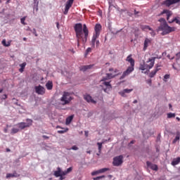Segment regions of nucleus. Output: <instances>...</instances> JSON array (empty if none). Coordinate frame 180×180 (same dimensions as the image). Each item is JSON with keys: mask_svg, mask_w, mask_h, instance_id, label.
I'll use <instances>...</instances> for the list:
<instances>
[{"mask_svg": "<svg viewBox=\"0 0 180 180\" xmlns=\"http://www.w3.org/2000/svg\"><path fill=\"white\" fill-rule=\"evenodd\" d=\"M67 174H68V173H67L66 171L63 172V171L61 170L60 175H62V176H64L67 175Z\"/></svg>", "mask_w": 180, "mask_h": 180, "instance_id": "42", "label": "nucleus"}, {"mask_svg": "<svg viewBox=\"0 0 180 180\" xmlns=\"http://www.w3.org/2000/svg\"><path fill=\"white\" fill-rule=\"evenodd\" d=\"M146 165L150 169H153V171H158V166H157V165H154V164L151 163V162L147 161Z\"/></svg>", "mask_w": 180, "mask_h": 180, "instance_id": "16", "label": "nucleus"}, {"mask_svg": "<svg viewBox=\"0 0 180 180\" xmlns=\"http://www.w3.org/2000/svg\"><path fill=\"white\" fill-rule=\"evenodd\" d=\"M34 89L37 95H44L46 94V89L41 85L36 86Z\"/></svg>", "mask_w": 180, "mask_h": 180, "instance_id": "10", "label": "nucleus"}, {"mask_svg": "<svg viewBox=\"0 0 180 180\" xmlns=\"http://www.w3.org/2000/svg\"><path fill=\"white\" fill-rule=\"evenodd\" d=\"M6 179H9V178H15V175L13 173H8L6 176Z\"/></svg>", "mask_w": 180, "mask_h": 180, "instance_id": "33", "label": "nucleus"}, {"mask_svg": "<svg viewBox=\"0 0 180 180\" xmlns=\"http://www.w3.org/2000/svg\"><path fill=\"white\" fill-rule=\"evenodd\" d=\"M179 2H180V0H165L162 2V5H165V6L169 8V6H171V5H174V4H178Z\"/></svg>", "mask_w": 180, "mask_h": 180, "instance_id": "11", "label": "nucleus"}, {"mask_svg": "<svg viewBox=\"0 0 180 180\" xmlns=\"http://www.w3.org/2000/svg\"><path fill=\"white\" fill-rule=\"evenodd\" d=\"M167 79H169V75H165L164 76V81H167Z\"/></svg>", "mask_w": 180, "mask_h": 180, "instance_id": "41", "label": "nucleus"}, {"mask_svg": "<svg viewBox=\"0 0 180 180\" xmlns=\"http://www.w3.org/2000/svg\"><path fill=\"white\" fill-rule=\"evenodd\" d=\"M158 22H160V25L158 27V30L159 32H162V36H165V34H169V33L175 32V30H176V27H169L167 23V20H165V18L159 19Z\"/></svg>", "mask_w": 180, "mask_h": 180, "instance_id": "2", "label": "nucleus"}, {"mask_svg": "<svg viewBox=\"0 0 180 180\" xmlns=\"http://www.w3.org/2000/svg\"><path fill=\"white\" fill-rule=\"evenodd\" d=\"M109 168H103V169H100L97 171H94L93 172H91V175L92 176H95V175H98V174H103V172H106V171H109Z\"/></svg>", "mask_w": 180, "mask_h": 180, "instance_id": "15", "label": "nucleus"}, {"mask_svg": "<svg viewBox=\"0 0 180 180\" xmlns=\"http://www.w3.org/2000/svg\"><path fill=\"white\" fill-rule=\"evenodd\" d=\"M103 178H105V175L97 176V177H94V180H99V179H102Z\"/></svg>", "mask_w": 180, "mask_h": 180, "instance_id": "37", "label": "nucleus"}, {"mask_svg": "<svg viewBox=\"0 0 180 180\" xmlns=\"http://www.w3.org/2000/svg\"><path fill=\"white\" fill-rule=\"evenodd\" d=\"M88 133H89L88 131H84V134L86 137H88Z\"/></svg>", "mask_w": 180, "mask_h": 180, "instance_id": "54", "label": "nucleus"}, {"mask_svg": "<svg viewBox=\"0 0 180 180\" xmlns=\"http://www.w3.org/2000/svg\"><path fill=\"white\" fill-rule=\"evenodd\" d=\"M142 30H153V28L148 25H143L141 27Z\"/></svg>", "mask_w": 180, "mask_h": 180, "instance_id": "31", "label": "nucleus"}, {"mask_svg": "<svg viewBox=\"0 0 180 180\" xmlns=\"http://www.w3.org/2000/svg\"><path fill=\"white\" fill-rule=\"evenodd\" d=\"M102 143H97V146L98 147V153L101 154V151H102Z\"/></svg>", "mask_w": 180, "mask_h": 180, "instance_id": "35", "label": "nucleus"}, {"mask_svg": "<svg viewBox=\"0 0 180 180\" xmlns=\"http://www.w3.org/2000/svg\"><path fill=\"white\" fill-rule=\"evenodd\" d=\"M72 150H78V148L77 147V146H73L72 147Z\"/></svg>", "mask_w": 180, "mask_h": 180, "instance_id": "47", "label": "nucleus"}, {"mask_svg": "<svg viewBox=\"0 0 180 180\" xmlns=\"http://www.w3.org/2000/svg\"><path fill=\"white\" fill-rule=\"evenodd\" d=\"M147 84H148V85L151 86V79L148 80Z\"/></svg>", "mask_w": 180, "mask_h": 180, "instance_id": "51", "label": "nucleus"}, {"mask_svg": "<svg viewBox=\"0 0 180 180\" xmlns=\"http://www.w3.org/2000/svg\"><path fill=\"white\" fill-rule=\"evenodd\" d=\"M176 60L180 59V51L176 54Z\"/></svg>", "mask_w": 180, "mask_h": 180, "instance_id": "45", "label": "nucleus"}, {"mask_svg": "<svg viewBox=\"0 0 180 180\" xmlns=\"http://www.w3.org/2000/svg\"><path fill=\"white\" fill-rule=\"evenodd\" d=\"M54 175L56 178H58V176H61V168L58 167L57 170L54 172Z\"/></svg>", "mask_w": 180, "mask_h": 180, "instance_id": "23", "label": "nucleus"}, {"mask_svg": "<svg viewBox=\"0 0 180 180\" xmlns=\"http://www.w3.org/2000/svg\"><path fill=\"white\" fill-rule=\"evenodd\" d=\"M151 44V39L148 38H146L144 43H143V51H146L147 50V48L148 46Z\"/></svg>", "mask_w": 180, "mask_h": 180, "instance_id": "18", "label": "nucleus"}, {"mask_svg": "<svg viewBox=\"0 0 180 180\" xmlns=\"http://www.w3.org/2000/svg\"><path fill=\"white\" fill-rule=\"evenodd\" d=\"M99 44H100L99 40H97V41H96V47H99Z\"/></svg>", "mask_w": 180, "mask_h": 180, "instance_id": "48", "label": "nucleus"}, {"mask_svg": "<svg viewBox=\"0 0 180 180\" xmlns=\"http://www.w3.org/2000/svg\"><path fill=\"white\" fill-rule=\"evenodd\" d=\"M123 164V155H120L113 158L112 165L114 167H120Z\"/></svg>", "mask_w": 180, "mask_h": 180, "instance_id": "8", "label": "nucleus"}, {"mask_svg": "<svg viewBox=\"0 0 180 180\" xmlns=\"http://www.w3.org/2000/svg\"><path fill=\"white\" fill-rule=\"evenodd\" d=\"M1 44L4 47H9L11 46V41H8V43H6V39H3Z\"/></svg>", "mask_w": 180, "mask_h": 180, "instance_id": "28", "label": "nucleus"}, {"mask_svg": "<svg viewBox=\"0 0 180 180\" xmlns=\"http://www.w3.org/2000/svg\"><path fill=\"white\" fill-rule=\"evenodd\" d=\"M20 68L19 69L20 72H23L25 67H26V63H23L20 65Z\"/></svg>", "mask_w": 180, "mask_h": 180, "instance_id": "29", "label": "nucleus"}, {"mask_svg": "<svg viewBox=\"0 0 180 180\" xmlns=\"http://www.w3.org/2000/svg\"><path fill=\"white\" fill-rule=\"evenodd\" d=\"M172 117H175V113H172V112L167 113L168 119H172Z\"/></svg>", "mask_w": 180, "mask_h": 180, "instance_id": "34", "label": "nucleus"}, {"mask_svg": "<svg viewBox=\"0 0 180 180\" xmlns=\"http://www.w3.org/2000/svg\"><path fill=\"white\" fill-rule=\"evenodd\" d=\"M130 92H133V89H125L119 92V94L121 95L123 98H126L127 95L126 94H130Z\"/></svg>", "mask_w": 180, "mask_h": 180, "instance_id": "14", "label": "nucleus"}, {"mask_svg": "<svg viewBox=\"0 0 180 180\" xmlns=\"http://www.w3.org/2000/svg\"><path fill=\"white\" fill-rule=\"evenodd\" d=\"M68 131V128H66V129H63V130L58 131V133L59 134H64V133H67Z\"/></svg>", "mask_w": 180, "mask_h": 180, "instance_id": "32", "label": "nucleus"}, {"mask_svg": "<svg viewBox=\"0 0 180 180\" xmlns=\"http://www.w3.org/2000/svg\"><path fill=\"white\" fill-rule=\"evenodd\" d=\"M150 34L154 37V36H155V31H154L153 30H150Z\"/></svg>", "mask_w": 180, "mask_h": 180, "instance_id": "44", "label": "nucleus"}, {"mask_svg": "<svg viewBox=\"0 0 180 180\" xmlns=\"http://www.w3.org/2000/svg\"><path fill=\"white\" fill-rule=\"evenodd\" d=\"M84 99L86 101L89 103H96V101H95L92 96H91L89 94H86L84 96Z\"/></svg>", "mask_w": 180, "mask_h": 180, "instance_id": "17", "label": "nucleus"}, {"mask_svg": "<svg viewBox=\"0 0 180 180\" xmlns=\"http://www.w3.org/2000/svg\"><path fill=\"white\" fill-rule=\"evenodd\" d=\"M11 2V0H7L6 4H9Z\"/></svg>", "mask_w": 180, "mask_h": 180, "instance_id": "63", "label": "nucleus"}, {"mask_svg": "<svg viewBox=\"0 0 180 180\" xmlns=\"http://www.w3.org/2000/svg\"><path fill=\"white\" fill-rule=\"evenodd\" d=\"M26 122H19L17 124V126L20 129V130H24V129H26L27 127H30L32 124H33V120L27 119Z\"/></svg>", "mask_w": 180, "mask_h": 180, "instance_id": "7", "label": "nucleus"}, {"mask_svg": "<svg viewBox=\"0 0 180 180\" xmlns=\"http://www.w3.org/2000/svg\"><path fill=\"white\" fill-rule=\"evenodd\" d=\"M137 100H134V101H133V103H137Z\"/></svg>", "mask_w": 180, "mask_h": 180, "instance_id": "60", "label": "nucleus"}, {"mask_svg": "<svg viewBox=\"0 0 180 180\" xmlns=\"http://www.w3.org/2000/svg\"><path fill=\"white\" fill-rule=\"evenodd\" d=\"M116 75H113L112 73H107L105 77H103V81H109V79H112V78H115Z\"/></svg>", "mask_w": 180, "mask_h": 180, "instance_id": "19", "label": "nucleus"}, {"mask_svg": "<svg viewBox=\"0 0 180 180\" xmlns=\"http://www.w3.org/2000/svg\"><path fill=\"white\" fill-rule=\"evenodd\" d=\"M94 67V65H84L80 68V71H83L85 72L87 70H91Z\"/></svg>", "mask_w": 180, "mask_h": 180, "instance_id": "21", "label": "nucleus"}, {"mask_svg": "<svg viewBox=\"0 0 180 180\" xmlns=\"http://www.w3.org/2000/svg\"><path fill=\"white\" fill-rule=\"evenodd\" d=\"M95 33L94 34L91 39V47L95 49V41H96V39L99 37V34H101V30H102V25L101 24H96L94 27Z\"/></svg>", "mask_w": 180, "mask_h": 180, "instance_id": "5", "label": "nucleus"}, {"mask_svg": "<svg viewBox=\"0 0 180 180\" xmlns=\"http://www.w3.org/2000/svg\"><path fill=\"white\" fill-rule=\"evenodd\" d=\"M109 71L110 72L115 71V69H113V68H111L109 69Z\"/></svg>", "mask_w": 180, "mask_h": 180, "instance_id": "55", "label": "nucleus"}, {"mask_svg": "<svg viewBox=\"0 0 180 180\" xmlns=\"http://www.w3.org/2000/svg\"><path fill=\"white\" fill-rule=\"evenodd\" d=\"M42 138L44 139L45 140H49V139H50L49 136H46V135H43V136H42Z\"/></svg>", "mask_w": 180, "mask_h": 180, "instance_id": "46", "label": "nucleus"}, {"mask_svg": "<svg viewBox=\"0 0 180 180\" xmlns=\"http://www.w3.org/2000/svg\"><path fill=\"white\" fill-rule=\"evenodd\" d=\"M134 15L137 16V15H139V11L134 10Z\"/></svg>", "mask_w": 180, "mask_h": 180, "instance_id": "52", "label": "nucleus"}, {"mask_svg": "<svg viewBox=\"0 0 180 180\" xmlns=\"http://www.w3.org/2000/svg\"><path fill=\"white\" fill-rule=\"evenodd\" d=\"M176 119L178 120V122H180V118L179 117H176Z\"/></svg>", "mask_w": 180, "mask_h": 180, "instance_id": "58", "label": "nucleus"}, {"mask_svg": "<svg viewBox=\"0 0 180 180\" xmlns=\"http://www.w3.org/2000/svg\"><path fill=\"white\" fill-rule=\"evenodd\" d=\"M101 82H103V85L105 86H110V88H112V86L110 85V81L108 82V80H103V79H102Z\"/></svg>", "mask_w": 180, "mask_h": 180, "instance_id": "25", "label": "nucleus"}, {"mask_svg": "<svg viewBox=\"0 0 180 180\" xmlns=\"http://www.w3.org/2000/svg\"><path fill=\"white\" fill-rule=\"evenodd\" d=\"M176 136L172 141L173 144H175L176 143V141H179V140H180V132L176 131Z\"/></svg>", "mask_w": 180, "mask_h": 180, "instance_id": "24", "label": "nucleus"}, {"mask_svg": "<svg viewBox=\"0 0 180 180\" xmlns=\"http://www.w3.org/2000/svg\"><path fill=\"white\" fill-rule=\"evenodd\" d=\"M23 40H24V41H26V40H27V39L26 37H24Z\"/></svg>", "mask_w": 180, "mask_h": 180, "instance_id": "64", "label": "nucleus"}, {"mask_svg": "<svg viewBox=\"0 0 180 180\" xmlns=\"http://www.w3.org/2000/svg\"><path fill=\"white\" fill-rule=\"evenodd\" d=\"M134 71V67L133 66H129L127 70L123 72L122 75L120 77V79H123L124 78H126L127 75H130L131 72Z\"/></svg>", "mask_w": 180, "mask_h": 180, "instance_id": "9", "label": "nucleus"}, {"mask_svg": "<svg viewBox=\"0 0 180 180\" xmlns=\"http://www.w3.org/2000/svg\"><path fill=\"white\" fill-rule=\"evenodd\" d=\"M6 151H7L8 153H9V151H11V149L7 148V149H6Z\"/></svg>", "mask_w": 180, "mask_h": 180, "instance_id": "62", "label": "nucleus"}, {"mask_svg": "<svg viewBox=\"0 0 180 180\" xmlns=\"http://www.w3.org/2000/svg\"><path fill=\"white\" fill-rule=\"evenodd\" d=\"M161 70V65L156 64L155 67V70H153L150 73H149L150 78H154L155 77V74Z\"/></svg>", "mask_w": 180, "mask_h": 180, "instance_id": "12", "label": "nucleus"}, {"mask_svg": "<svg viewBox=\"0 0 180 180\" xmlns=\"http://www.w3.org/2000/svg\"><path fill=\"white\" fill-rule=\"evenodd\" d=\"M167 57L169 58V60H174V58H171L169 55H167Z\"/></svg>", "mask_w": 180, "mask_h": 180, "instance_id": "56", "label": "nucleus"}, {"mask_svg": "<svg viewBox=\"0 0 180 180\" xmlns=\"http://www.w3.org/2000/svg\"><path fill=\"white\" fill-rule=\"evenodd\" d=\"M13 175H14V178H18L20 176V175L18 174V172H16V171L13 172Z\"/></svg>", "mask_w": 180, "mask_h": 180, "instance_id": "38", "label": "nucleus"}, {"mask_svg": "<svg viewBox=\"0 0 180 180\" xmlns=\"http://www.w3.org/2000/svg\"><path fill=\"white\" fill-rule=\"evenodd\" d=\"M72 4H74V0H68L66 2L64 15H68V11H70V8H71V6H72Z\"/></svg>", "mask_w": 180, "mask_h": 180, "instance_id": "13", "label": "nucleus"}, {"mask_svg": "<svg viewBox=\"0 0 180 180\" xmlns=\"http://www.w3.org/2000/svg\"><path fill=\"white\" fill-rule=\"evenodd\" d=\"M91 51H92L91 48H87V49L86 50L85 56H88V54H89V53H91Z\"/></svg>", "mask_w": 180, "mask_h": 180, "instance_id": "36", "label": "nucleus"}, {"mask_svg": "<svg viewBox=\"0 0 180 180\" xmlns=\"http://www.w3.org/2000/svg\"><path fill=\"white\" fill-rule=\"evenodd\" d=\"M165 13L166 14L167 20L168 21V23H174V22H175V23H176L177 25H179V26H180V18L179 17H175L172 20H169V17L172 16V12L169 10H167V9L163 10L158 15V16H162V15H165Z\"/></svg>", "mask_w": 180, "mask_h": 180, "instance_id": "3", "label": "nucleus"}, {"mask_svg": "<svg viewBox=\"0 0 180 180\" xmlns=\"http://www.w3.org/2000/svg\"><path fill=\"white\" fill-rule=\"evenodd\" d=\"M126 61H128V63H130V67L134 68L135 61H134V59H133V58H131V54H130L129 56H128L127 57Z\"/></svg>", "mask_w": 180, "mask_h": 180, "instance_id": "20", "label": "nucleus"}, {"mask_svg": "<svg viewBox=\"0 0 180 180\" xmlns=\"http://www.w3.org/2000/svg\"><path fill=\"white\" fill-rule=\"evenodd\" d=\"M180 162V158H177L176 159H174V160L172 162V165H178Z\"/></svg>", "mask_w": 180, "mask_h": 180, "instance_id": "26", "label": "nucleus"}, {"mask_svg": "<svg viewBox=\"0 0 180 180\" xmlns=\"http://www.w3.org/2000/svg\"><path fill=\"white\" fill-rule=\"evenodd\" d=\"M46 87L49 91H51V89H53V82L51 81H49L46 84Z\"/></svg>", "mask_w": 180, "mask_h": 180, "instance_id": "22", "label": "nucleus"}, {"mask_svg": "<svg viewBox=\"0 0 180 180\" xmlns=\"http://www.w3.org/2000/svg\"><path fill=\"white\" fill-rule=\"evenodd\" d=\"M72 119H74V115H70L66 118V124H70L71 122H72Z\"/></svg>", "mask_w": 180, "mask_h": 180, "instance_id": "27", "label": "nucleus"}, {"mask_svg": "<svg viewBox=\"0 0 180 180\" xmlns=\"http://www.w3.org/2000/svg\"><path fill=\"white\" fill-rule=\"evenodd\" d=\"M114 72L116 74V73H117V72H119V70H117V69H114Z\"/></svg>", "mask_w": 180, "mask_h": 180, "instance_id": "53", "label": "nucleus"}, {"mask_svg": "<svg viewBox=\"0 0 180 180\" xmlns=\"http://www.w3.org/2000/svg\"><path fill=\"white\" fill-rule=\"evenodd\" d=\"M71 171H72V167H69L67 169V170H65L67 174H70V172H71Z\"/></svg>", "mask_w": 180, "mask_h": 180, "instance_id": "40", "label": "nucleus"}, {"mask_svg": "<svg viewBox=\"0 0 180 180\" xmlns=\"http://www.w3.org/2000/svg\"><path fill=\"white\" fill-rule=\"evenodd\" d=\"M6 98H8V96H6V94H4V99H6Z\"/></svg>", "mask_w": 180, "mask_h": 180, "instance_id": "61", "label": "nucleus"}, {"mask_svg": "<svg viewBox=\"0 0 180 180\" xmlns=\"http://www.w3.org/2000/svg\"><path fill=\"white\" fill-rule=\"evenodd\" d=\"M91 150H87V151H86V153H87V154H91Z\"/></svg>", "mask_w": 180, "mask_h": 180, "instance_id": "59", "label": "nucleus"}, {"mask_svg": "<svg viewBox=\"0 0 180 180\" xmlns=\"http://www.w3.org/2000/svg\"><path fill=\"white\" fill-rule=\"evenodd\" d=\"M33 34H34V36L36 37H37L39 35L37 34V32H36V29H33V32H32Z\"/></svg>", "mask_w": 180, "mask_h": 180, "instance_id": "43", "label": "nucleus"}, {"mask_svg": "<svg viewBox=\"0 0 180 180\" xmlns=\"http://www.w3.org/2000/svg\"><path fill=\"white\" fill-rule=\"evenodd\" d=\"M19 128H13L11 131V134H16V133H19Z\"/></svg>", "mask_w": 180, "mask_h": 180, "instance_id": "30", "label": "nucleus"}, {"mask_svg": "<svg viewBox=\"0 0 180 180\" xmlns=\"http://www.w3.org/2000/svg\"><path fill=\"white\" fill-rule=\"evenodd\" d=\"M155 63V57H153L152 58H149L146 63H144L143 64L140 65L139 70L141 71H146L147 70L148 71H150L153 67H154V64Z\"/></svg>", "mask_w": 180, "mask_h": 180, "instance_id": "4", "label": "nucleus"}, {"mask_svg": "<svg viewBox=\"0 0 180 180\" xmlns=\"http://www.w3.org/2000/svg\"><path fill=\"white\" fill-rule=\"evenodd\" d=\"M34 4H35L37 6V5H39V0H34Z\"/></svg>", "mask_w": 180, "mask_h": 180, "instance_id": "50", "label": "nucleus"}, {"mask_svg": "<svg viewBox=\"0 0 180 180\" xmlns=\"http://www.w3.org/2000/svg\"><path fill=\"white\" fill-rule=\"evenodd\" d=\"M60 176V178H59L60 180H64V179H65V177H64V176L60 175V176Z\"/></svg>", "mask_w": 180, "mask_h": 180, "instance_id": "49", "label": "nucleus"}, {"mask_svg": "<svg viewBox=\"0 0 180 180\" xmlns=\"http://www.w3.org/2000/svg\"><path fill=\"white\" fill-rule=\"evenodd\" d=\"M75 32L76 33V39L77 41V47H79V43L82 42L85 44L88 41V36L89 34V30L86 25L81 23H77L74 26Z\"/></svg>", "mask_w": 180, "mask_h": 180, "instance_id": "1", "label": "nucleus"}, {"mask_svg": "<svg viewBox=\"0 0 180 180\" xmlns=\"http://www.w3.org/2000/svg\"><path fill=\"white\" fill-rule=\"evenodd\" d=\"M25 20H26V17H23L20 19L22 25H25Z\"/></svg>", "mask_w": 180, "mask_h": 180, "instance_id": "39", "label": "nucleus"}, {"mask_svg": "<svg viewBox=\"0 0 180 180\" xmlns=\"http://www.w3.org/2000/svg\"><path fill=\"white\" fill-rule=\"evenodd\" d=\"M4 92V89H0V94H2Z\"/></svg>", "mask_w": 180, "mask_h": 180, "instance_id": "57", "label": "nucleus"}, {"mask_svg": "<svg viewBox=\"0 0 180 180\" xmlns=\"http://www.w3.org/2000/svg\"><path fill=\"white\" fill-rule=\"evenodd\" d=\"M71 101H72L71 94L68 92H64L63 96L60 98V104L64 106L65 105H68Z\"/></svg>", "mask_w": 180, "mask_h": 180, "instance_id": "6", "label": "nucleus"}]
</instances>
